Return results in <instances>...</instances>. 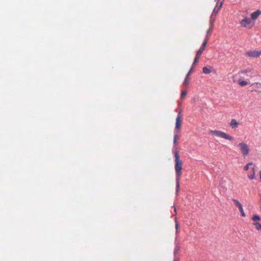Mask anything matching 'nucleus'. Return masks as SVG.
Returning <instances> with one entry per match:
<instances>
[{
    "instance_id": "obj_15",
    "label": "nucleus",
    "mask_w": 261,
    "mask_h": 261,
    "mask_svg": "<svg viewBox=\"0 0 261 261\" xmlns=\"http://www.w3.org/2000/svg\"><path fill=\"white\" fill-rule=\"evenodd\" d=\"M251 169L252 171V173L251 174L248 175V177L250 179H253L255 178V170L254 167L252 168Z\"/></svg>"
},
{
    "instance_id": "obj_29",
    "label": "nucleus",
    "mask_w": 261,
    "mask_h": 261,
    "mask_svg": "<svg viewBox=\"0 0 261 261\" xmlns=\"http://www.w3.org/2000/svg\"><path fill=\"white\" fill-rule=\"evenodd\" d=\"M211 28H212V25L210 27V29H209V30L208 31V33L210 32L211 31Z\"/></svg>"
},
{
    "instance_id": "obj_21",
    "label": "nucleus",
    "mask_w": 261,
    "mask_h": 261,
    "mask_svg": "<svg viewBox=\"0 0 261 261\" xmlns=\"http://www.w3.org/2000/svg\"><path fill=\"white\" fill-rule=\"evenodd\" d=\"M204 49H203V47H200L199 48V49L198 50V51L197 52V54H196V56H199V57H200V56L201 55L202 52L203 51Z\"/></svg>"
},
{
    "instance_id": "obj_11",
    "label": "nucleus",
    "mask_w": 261,
    "mask_h": 261,
    "mask_svg": "<svg viewBox=\"0 0 261 261\" xmlns=\"http://www.w3.org/2000/svg\"><path fill=\"white\" fill-rule=\"evenodd\" d=\"M261 14V11L259 10H257L256 11L253 12L251 14V18L252 20H256L258 18V17Z\"/></svg>"
},
{
    "instance_id": "obj_6",
    "label": "nucleus",
    "mask_w": 261,
    "mask_h": 261,
    "mask_svg": "<svg viewBox=\"0 0 261 261\" xmlns=\"http://www.w3.org/2000/svg\"><path fill=\"white\" fill-rule=\"evenodd\" d=\"M246 55L249 57L257 58L261 55V51L250 50L246 53Z\"/></svg>"
},
{
    "instance_id": "obj_16",
    "label": "nucleus",
    "mask_w": 261,
    "mask_h": 261,
    "mask_svg": "<svg viewBox=\"0 0 261 261\" xmlns=\"http://www.w3.org/2000/svg\"><path fill=\"white\" fill-rule=\"evenodd\" d=\"M190 77H188V75H187L183 83L184 85L185 86H188L190 82Z\"/></svg>"
},
{
    "instance_id": "obj_27",
    "label": "nucleus",
    "mask_w": 261,
    "mask_h": 261,
    "mask_svg": "<svg viewBox=\"0 0 261 261\" xmlns=\"http://www.w3.org/2000/svg\"><path fill=\"white\" fill-rule=\"evenodd\" d=\"M192 69L191 68V69L190 70V71H189V72L188 73V74H187V75H188V77H189L190 74V73H191V71H192Z\"/></svg>"
},
{
    "instance_id": "obj_1",
    "label": "nucleus",
    "mask_w": 261,
    "mask_h": 261,
    "mask_svg": "<svg viewBox=\"0 0 261 261\" xmlns=\"http://www.w3.org/2000/svg\"><path fill=\"white\" fill-rule=\"evenodd\" d=\"M174 154L175 156V171L176 173V192L178 193L179 190V180L181 175V170H182V161L180 159L178 151L175 150L174 151Z\"/></svg>"
},
{
    "instance_id": "obj_17",
    "label": "nucleus",
    "mask_w": 261,
    "mask_h": 261,
    "mask_svg": "<svg viewBox=\"0 0 261 261\" xmlns=\"http://www.w3.org/2000/svg\"><path fill=\"white\" fill-rule=\"evenodd\" d=\"M238 83L242 87L245 86L248 84V82L247 81H242L240 80H238Z\"/></svg>"
},
{
    "instance_id": "obj_28",
    "label": "nucleus",
    "mask_w": 261,
    "mask_h": 261,
    "mask_svg": "<svg viewBox=\"0 0 261 261\" xmlns=\"http://www.w3.org/2000/svg\"><path fill=\"white\" fill-rule=\"evenodd\" d=\"M232 79H233V81L234 82H237V80H236V79L235 78L234 75L232 77Z\"/></svg>"
},
{
    "instance_id": "obj_14",
    "label": "nucleus",
    "mask_w": 261,
    "mask_h": 261,
    "mask_svg": "<svg viewBox=\"0 0 261 261\" xmlns=\"http://www.w3.org/2000/svg\"><path fill=\"white\" fill-rule=\"evenodd\" d=\"M203 72L205 74H208L211 72V68H207V67H204L202 69Z\"/></svg>"
},
{
    "instance_id": "obj_4",
    "label": "nucleus",
    "mask_w": 261,
    "mask_h": 261,
    "mask_svg": "<svg viewBox=\"0 0 261 261\" xmlns=\"http://www.w3.org/2000/svg\"><path fill=\"white\" fill-rule=\"evenodd\" d=\"M238 74L241 75L242 74H245L247 76L252 77L255 75V72L253 69L247 68L240 71Z\"/></svg>"
},
{
    "instance_id": "obj_7",
    "label": "nucleus",
    "mask_w": 261,
    "mask_h": 261,
    "mask_svg": "<svg viewBox=\"0 0 261 261\" xmlns=\"http://www.w3.org/2000/svg\"><path fill=\"white\" fill-rule=\"evenodd\" d=\"M232 200L234 202L236 205L239 208V209L241 212V216L243 217H245L246 215L243 211V208L242 205L241 204V203L238 200L235 199H232Z\"/></svg>"
},
{
    "instance_id": "obj_8",
    "label": "nucleus",
    "mask_w": 261,
    "mask_h": 261,
    "mask_svg": "<svg viewBox=\"0 0 261 261\" xmlns=\"http://www.w3.org/2000/svg\"><path fill=\"white\" fill-rule=\"evenodd\" d=\"M181 122H182V116L179 113L178 114V115L176 118V123H175V129H179L180 128Z\"/></svg>"
},
{
    "instance_id": "obj_24",
    "label": "nucleus",
    "mask_w": 261,
    "mask_h": 261,
    "mask_svg": "<svg viewBox=\"0 0 261 261\" xmlns=\"http://www.w3.org/2000/svg\"><path fill=\"white\" fill-rule=\"evenodd\" d=\"M254 225L257 230L261 229V224L258 222L255 223Z\"/></svg>"
},
{
    "instance_id": "obj_2",
    "label": "nucleus",
    "mask_w": 261,
    "mask_h": 261,
    "mask_svg": "<svg viewBox=\"0 0 261 261\" xmlns=\"http://www.w3.org/2000/svg\"><path fill=\"white\" fill-rule=\"evenodd\" d=\"M240 23L241 27L249 29H251L254 25V23L252 22L251 19L246 17L241 20Z\"/></svg>"
},
{
    "instance_id": "obj_30",
    "label": "nucleus",
    "mask_w": 261,
    "mask_h": 261,
    "mask_svg": "<svg viewBox=\"0 0 261 261\" xmlns=\"http://www.w3.org/2000/svg\"><path fill=\"white\" fill-rule=\"evenodd\" d=\"M259 175H260V179H261V171L259 172Z\"/></svg>"
},
{
    "instance_id": "obj_25",
    "label": "nucleus",
    "mask_w": 261,
    "mask_h": 261,
    "mask_svg": "<svg viewBox=\"0 0 261 261\" xmlns=\"http://www.w3.org/2000/svg\"><path fill=\"white\" fill-rule=\"evenodd\" d=\"M253 221H257L260 219V217L258 215H254L252 218Z\"/></svg>"
},
{
    "instance_id": "obj_20",
    "label": "nucleus",
    "mask_w": 261,
    "mask_h": 261,
    "mask_svg": "<svg viewBox=\"0 0 261 261\" xmlns=\"http://www.w3.org/2000/svg\"><path fill=\"white\" fill-rule=\"evenodd\" d=\"M175 222L176 233L177 234L179 232L178 229H179V224L178 223V222H177L176 219H175Z\"/></svg>"
},
{
    "instance_id": "obj_26",
    "label": "nucleus",
    "mask_w": 261,
    "mask_h": 261,
    "mask_svg": "<svg viewBox=\"0 0 261 261\" xmlns=\"http://www.w3.org/2000/svg\"><path fill=\"white\" fill-rule=\"evenodd\" d=\"M207 43V40H205L203 43H202L201 46L200 47H203V49H204L205 46Z\"/></svg>"
},
{
    "instance_id": "obj_19",
    "label": "nucleus",
    "mask_w": 261,
    "mask_h": 261,
    "mask_svg": "<svg viewBox=\"0 0 261 261\" xmlns=\"http://www.w3.org/2000/svg\"><path fill=\"white\" fill-rule=\"evenodd\" d=\"M179 139L178 135L177 134H175L173 138V144L175 146H176L177 144V140Z\"/></svg>"
},
{
    "instance_id": "obj_31",
    "label": "nucleus",
    "mask_w": 261,
    "mask_h": 261,
    "mask_svg": "<svg viewBox=\"0 0 261 261\" xmlns=\"http://www.w3.org/2000/svg\"><path fill=\"white\" fill-rule=\"evenodd\" d=\"M174 261H175V260H174Z\"/></svg>"
},
{
    "instance_id": "obj_10",
    "label": "nucleus",
    "mask_w": 261,
    "mask_h": 261,
    "mask_svg": "<svg viewBox=\"0 0 261 261\" xmlns=\"http://www.w3.org/2000/svg\"><path fill=\"white\" fill-rule=\"evenodd\" d=\"M223 5V1L217 2L215 8L213 9V13H217L221 8Z\"/></svg>"
},
{
    "instance_id": "obj_3",
    "label": "nucleus",
    "mask_w": 261,
    "mask_h": 261,
    "mask_svg": "<svg viewBox=\"0 0 261 261\" xmlns=\"http://www.w3.org/2000/svg\"><path fill=\"white\" fill-rule=\"evenodd\" d=\"M213 135H215L218 137L224 138L228 140H233V138L231 136L221 131L213 130Z\"/></svg>"
},
{
    "instance_id": "obj_12",
    "label": "nucleus",
    "mask_w": 261,
    "mask_h": 261,
    "mask_svg": "<svg viewBox=\"0 0 261 261\" xmlns=\"http://www.w3.org/2000/svg\"><path fill=\"white\" fill-rule=\"evenodd\" d=\"M230 124L232 128H236L238 126V122L235 119H232Z\"/></svg>"
},
{
    "instance_id": "obj_18",
    "label": "nucleus",
    "mask_w": 261,
    "mask_h": 261,
    "mask_svg": "<svg viewBox=\"0 0 261 261\" xmlns=\"http://www.w3.org/2000/svg\"><path fill=\"white\" fill-rule=\"evenodd\" d=\"M199 58H200V57L197 56L196 55L195 58L194 60V62H193V63L192 64V68L194 67V66L197 64V63L198 62Z\"/></svg>"
},
{
    "instance_id": "obj_22",
    "label": "nucleus",
    "mask_w": 261,
    "mask_h": 261,
    "mask_svg": "<svg viewBox=\"0 0 261 261\" xmlns=\"http://www.w3.org/2000/svg\"><path fill=\"white\" fill-rule=\"evenodd\" d=\"M253 165V163L252 162H250V163H249L248 164H247L244 168V170L245 171H247L248 169H249V166L250 165Z\"/></svg>"
},
{
    "instance_id": "obj_23",
    "label": "nucleus",
    "mask_w": 261,
    "mask_h": 261,
    "mask_svg": "<svg viewBox=\"0 0 261 261\" xmlns=\"http://www.w3.org/2000/svg\"><path fill=\"white\" fill-rule=\"evenodd\" d=\"M187 94V92L186 91H182L181 93V98H184Z\"/></svg>"
},
{
    "instance_id": "obj_9",
    "label": "nucleus",
    "mask_w": 261,
    "mask_h": 261,
    "mask_svg": "<svg viewBox=\"0 0 261 261\" xmlns=\"http://www.w3.org/2000/svg\"><path fill=\"white\" fill-rule=\"evenodd\" d=\"M251 86L253 88L256 89L255 90H254L255 91L258 92V93H261V83H260L256 82V83H253L251 85Z\"/></svg>"
},
{
    "instance_id": "obj_13",
    "label": "nucleus",
    "mask_w": 261,
    "mask_h": 261,
    "mask_svg": "<svg viewBox=\"0 0 261 261\" xmlns=\"http://www.w3.org/2000/svg\"><path fill=\"white\" fill-rule=\"evenodd\" d=\"M180 249V245L179 243H176L175 246L174 250V252L175 254L178 253Z\"/></svg>"
},
{
    "instance_id": "obj_5",
    "label": "nucleus",
    "mask_w": 261,
    "mask_h": 261,
    "mask_svg": "<svg viewBox=\"0 0 261 261\" xmlns=\"http://www.w3.org/2000/svg\"><path fill=\"white\" fill-rule=\"evenodd\" d=\"M238 146L240 147V150L244 156H246L248 154L249 149L248 146L246 144L244 143H240L239 144Z\"/></svg>"
}]
</instances>
